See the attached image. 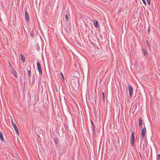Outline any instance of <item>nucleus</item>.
I'll return each instance as SVG.
<instances>
[{
	"mask_svg": "<svg viewBox=\"0 0 160 160\" xmlns=\"http://www.w3.org/2000/svg\"><path fill=\"white\" fill-rule=\"evenodd\" d=\"M157 158L158 160H160V154H158V155Z\"/></svg>",
	"mask_w": 160,
	"mask_h": 160,
	"instance_id": "nucleus-20",
	"label": "nucleus"
},
{
	"mask_svg": "<svg viewBox=\"0 0 160 160\" xmlns=\"http://www.w3.org/2000/svg\"><path fill=\"white\" fill-rule=\"evenodd\" d=\"M91 122L92 124V125L93 126V128L92 129V133L93 134V135H95V126H94V123H93V122L92 120L91 121Z\"/></svg>",
	"mask_w": 160,
	"mask_h": 160,
	"instance_id": "nucleus-7",
	"label": "nucleus"
},
{
	"mask_svg": "<svg viewBox=\"0 0 160 160\" xmlns=\"http://www.w3.org/2000/svg\"><path fill=\"white\" fill-rule=\"evenodd\" d=\"M20 56L21 57V60H22V62H24L25 61V57H24V55H22V54H21Z\"/></svg>",
	"mask_w": 160,
	"mask_h": 160,
	"instance_id": "nucleus-11",
	"label": "nucleus"
},
{
	"mask_svg": "<svg viewBox=\"0 0 160 160\" xmlns=\"http://www.w3.org/2000/svg\"><path fill=\"white\" fill-rule=\"evenodd\" d=\"M71 84L74 89H78L79 86L78 79L77 78L72 79L71 80Z\"/></svg>",
	"mask_w": 160,
	"mask_h": 160,
	"instance_id": "nucleus-1",
	"label": "nucleus"
},
{
	"mask_svg": "<svg viewBox=\"0 0 160 160\" xmlns=\"http://www.w3.org/2000/svg\"><path fill=\"white\" fill-rule=\"evenodd\" d=\"M108 141L109 142V141H109V140H108Z\"/></svg>",
	"mask_w": 160,
	"mask_h": 160,
	"instance_id": "nucleus-30",
	"label": "nucleus"
},
{
	"mask_svg": "<svg viewBox=\"0 0 160 160\" xmlns=\"http://www.w3.org/2000/svg\"><path fill=\"white\" fill-rule=\"evenodd\" d=\"M30 35L32 37H33L35 35V33L33 32V31H32L31 32H30Z\"/></svg>",
	"mask_w": 160,
	"mask_h": 160,
	"instance_id": "nucleus-16",
	"label": "nucleus"
},
{
	"mask_svg": "<svg viewBox=\"0 0 160 160\" xmlns=\"http://www.w3.org/2000/svg\"><path fill=\"white\" fill-rule=\"evenodd\" d=\"M65 20L67 21H68V17L67 14L65 16Z\"/></svg>",
	"mask_w": 160,
	"mask_h": 160,
	"instance_id": "nucleus-18",
	"label": "nucleus"
},
{
	"mask_svg": "<svg viewBox=\"0 0 160 160\" xmlns=\"http://www.w3.org/2000/svg\"><path fill=\"white\" fill-rule=\"evenodd\" d=\"M148 4L150 5V0H146Z\"/></svg>",
	"mask_w": 160,
	"mask_h": 160,
	"instance_id": "nucleus-21",
	"label": "nucleus"
},
{
	"mask_svg": "<svg viewBox=\"0 0 160 160\" xmlns=\"http://www.w3.org/2000/svg\"><path fill=\"white\" fill-rule=\"evenodd\" d=\"M25 16L26 22H29L30 18L28 14V13L27 11H25Z\"/></svg>",
	"mask_w": 160,
	"mask_h": 160,
	"instance_id": "nucleus-6",
	"label": "nucleus"
},
{
	"mask_svg": "<svg viewBox=\"0 0 160 160\" xmlns=\"http://www.w3.org/2000/svg\"><path fill=\"white\" fill-rule=\"evenodd\" d=\"M145 5H146V3L145 0H142Z\"/></svg>",
	"mask_w": 160,
	"mask_h": 160,
	"instance_id": "nucleus-22",
	"label": "nucleus"
},
{
	"mask_svg": "<svg viewBox=\"0 0 160 160\" xmlns=\"http://www.w3.org/2000/svg\"><path fill=\"white\" fill-rule=\"evenodd\" d=\"M12 123V126L14 128L15 130L16 131V132L18 133H19V132L18 129V128L17 126V125L16 124L14 123L13 122L12 120L11 121Z\"/></svg>",
	"mask_w": 160,
	"mask_h": 160,
	"instance_id": "nucleus-5",
	"label": "nucleus"
},
{
	"mask_svg": "<svg viewBox=\"0 0 160 160\" xmlns=\"http://www.w3.org/2000/svg\"><path fill=\"white\" fill-rule=\"evenodd\" d=\"M148 32H150V30L149 29V28L148 29Z\"/></svg>",
	"mask_w": 160,
	"mask_h": 160,
	"instance_id": "nucleus-26",
	"label": "nucleus"
},
{
	"mask_svg": "<svg viewBox=\"0 0 160 160\" xmlns=\"http://www.w3.org/2000/svg\"><path fill=\"white\" fill-rule=\"evenodd\" d=\"M142 119L141 117H140L139 120V128H141L142 127Z\"/></svg>",
	"mask_w": 160,
	"mask_h": 160,
	"instance_id": "nucleus-8",
	"label": "nucleus"
},
{
	"mask_svg": "<svg viewBox=\"0 0 160 160\" xmlns=\"http://www.w3.org/2000/svg\"><path fill=\"white\" fill-rule=\"evenodd\" d=\"M134 141H131V145L132 147H133L134 146Z\"/></svg>",
	"mask_w": 160,
	"mask_h": 160,
	"instance_id": "nucleus-17",
	"label": "nucleus"
},
{
	"mask_svg": "<svg viewBox=\"0 0 160 160\" xmlns=\"http://www.w3.org/2000/svg\"><path fill=\"white\" fill-rule=\"evenodd\" d=\"M2 141H2H3V140H2V141Z\"/></svg>",
	"mask_w": 160,
	"mask_h": 160,
	"instance_id": "nucleus-32",
	"label": "nucleus"
},
{
	"mask_svg": "<svg viewBox=\"0 0 160 160\" xmlns=\"http://www.w3.org/2000/svg\"><path fill=\"white\" fill-rule=\"evenodd\" d=\"M128 89L129 91V95L130 98H131L133 93V88L131 85H128Z\"/></svg>",
	"mask_w": 160,
	"mask_h": 160,
	"instance_id": "nucleus-3",
	"label": "nucleus"
},
{
	"mask_svg": "<svg viewBox=\"0 0 160 160\" xmlns=\"http://www.w3.org/2000/svg\"><path fill=\"white\" fill-rule=\"evenodd\" d=\"M38 140H39V138H38Z\"/></svg>",
	"mask_w": 160,
	"mask_h": 160,
	"instance_id": "nucleus-28",
	"label": "nucleus"
},
{
	"mask_svg": "<svg viewBox=\"0 0 160 160\" xmlns=\"http://www.w3.org/2000/svg\"><path fill=\"white\" fill-rule=\"evenodd\" d=\"M0 139H1V140H4V138L3 137V134L1 133V131H0Z\"/></svg>",
	"mask_w": 160,
	"mask_h": 160,
	"instance_id": "nucleus-15",
	"label": "nucleus"
},
{
	"mask_svg": "<svg viewBox=\"0 0 160 160\" xmlns=\"http://www.w3.org/2000/svg\"><path fill=\"white\" fill-rule=\"evenodd\" d=\"M101 143V142H100V143Z\"/></svg>",
	"mask_w": 160,
	"mask_h": 160,
	"instance_id": "nucleus-31",
	"label": "nucleus"
},
{
	"mask_svg": "<svg viewBox=\"0 0 160 160\" xmlns=\"http://www.w3.org/2000/svg\"><path fill=\"white\" fill-rule=\"evenodd\" d=\"M146 42H147V44L148 45V46H149V43H148V40H147V41H146Z\"/></svg>",
	"mask_w": 160,
	"mask_h": 160,
	"instance_id": "nucleus-25",
	"label": "nucleus"
},
{
	"mask_svg": "<svg viewBox=\"0 0 160 160\" xmlns=\"http://www.w3.org/2000/svg\"><path fill=\"white\" fill-rule=\"evenodd\" d=\"M61 74L62 77V78H63V79L64 80V77L63 74L62 73H61Z\"/></svg>",
	"mask_w": 160,
	"mask_h": 160,
	"instance_id": "nucleus-23",
	"label": "nucleus"
},
{
	"mask_svg": "<svg viewBox=\"0 0 160 160\" xmlns=\"http://www.w3.org/2000/svg\"><path fill=\"white\" fill-rule=\"evenodd\" d=\"M143 125H144V127L142 128V132H141V137L143 138L144 137L145 132L146 131V128L145 127V124L144 123Z\"/></svg>",
	"mask_w": 160,
	"mask_h": 160,
	"instance_id": "nucleus-4",
	"label": "nucleus"
},
{
	"mask_svg": "<svg viewBox=\"0 0 160 160\" xmlns=\"http://www.w3.org/2000/svg\"><path fill=\"white\" fill-rule=\"evenodd\" d=\"M37 68L38 69V71L39 72V74L40 75L42 76V69L41 66H40V64L39 62H38L37 63Z\"/></svg>",
	"mask_w": 160,
	"mask_h": 160,
	"instance_id": "nucleus-2",
	"label": "nucleus"
},
{
	"mask_svg": "<svg viewBox=\"0 0 160 160\" xmlns=\"http://www.w3.org/2000/svg\"><path fill=\"white\" fill-rule=\"evenodd\" d=\"M11 72L12 73L13 75H14V76L16 78H17V72L14 69H12L11 70Z\"/></svg>",
	"mask_w": 160,
	"mask_h": 160,
	"instance_id": "nucleus-10",
	"label": "nucleus"
},
{
	"mask_svg": "<svg viewBox=\"0 0 160 160\" xmlns=\"http://www.w3.org/2000/svg\"><path fill=\"white\" fill-rule=\"evenodd\" d=\"M30 69H31V68H30V69L28 70V75L29 78H29H31V76Z\"/></svg>",
	"mask_w": 160,
	"mask_h": 160,
	"instance_id": "nucleus-13",
	"label": "nucleus"
},
{
	"mask_svg": "<svg viewBox=\"0 0 160 160\" xmlns=\"http://www.w3.org/2000/svg\"><path fill=\"white\" fill-rule=\"evenodd\" d=\"M102 96L103 97V101H104L105 100V96H104V92L102 93Z\"/></svg>",
	"mask_w": 160,
	"mask_h": 160,
	"instance_id": "nucleus-19",
	"label": "nucleus"
},
{
	"mask_svg": "<svg viewBox=\"0 0 160 160\" xmlns=\"http://www.w3.org/2000/svg\"><path fill=\"white\" fill-rule=\"evenodd\" d=\"M142 54L144 56H146L147 54V51L146 50H145L144 49L142 48Z\"/></svg>",
	"mask_w": 160,
	"mask_h": 160,
	"instance_id": "nucleus-12",
	"label": "nucleus"
},
{
	"mask_svg": "<svg viewBox=\"0 0 160 160\" xmlns=\"http://www.w3.org/2000/svg\"><path fill=\"white\" fill-rule=\"evenodd\" d=\"M92 22L96 28H97L98 26V21L95 19H93Z\"/></svg>",
	"mask_w": 160,
	"mask_h": 160,
	"instance_id": "nucleus-9",
	"label": "nucleus"
},
{
	"mask_svg": "<svg viewBox=\"0 0 160 160\" xmlns=\"http://www.w3.org/2000/svg\"><path fill=\"white\" fill-rule=\"evenodd\" d=\"M118 142H119V140H118Z\"/></svg>",
	"mask_w": 160,
	"mask_h": 160,
	"instance_id": "nucleus-29",
	"label": "nucleus"
},
{
	"mask_svg": "<svg viewBox=\"0 0 160 160\" xmlns=\"http://www.w3.org/2000/svg\"><path fill=\"white\" fill-rule=\"evenodd\" d=\"M139 154H140V155L141 157V154L140 153H139Z\"/></svg>",
	"mask_w": 160,
	"mask_h": 160,
	"instance_id": "nucleus-27",
	"label": "nucleus"
},
{
	"mask_svg": "<svg viewBox=\"0 0 160 160\" xmlns=\"http://www.w3.org/2000/svg\"><path fill=\"white\" fill-rule=\"evenodd\" d=\"M54 141V142L56 144V143H58V141H56V140H55V141Z\"/></svg>",
	"mask_w": 160,
	"mask_h": 160,
	"instance_id": "nucleus-24",
	"label": "nucleus"
},
{
	"mask_svg": "<svg viewBox=\"0 0 160 160\" xmlns=\"http://www.w3.org/2000/svg\"><path fill=\"white\" fill-rule=\"evenodd\" d=\"M131 140H135L134 133L132 132L131 136Z\"/></svg>",
	"mask_w": 160,
	"mask_h": 160,
	"instance_id": "nucleus-14",
	"label": "nucleus"
}]
</instances>
